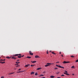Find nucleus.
Instances as JSON below:
<instances>
[{"instance_id":"1","label":"nucleus","mask_w":78,"mask_h":78,"mask_svg":"<svg viewBox=\"0 0 78 78\" xmlns=\"http://www.w3.org/2000/svg\"><path fill=\"white\" fill-rule=\"evenodd\" d=\"M56 66L57 67H59L60 68H62V69H64V67L62 66H58V65H56Z\"/></svg>"},{"instance_id":"2","label":"nucleus","mask_w":78,"mask_h":78,"mask_svg":"<svg viewBox=\"0 0 78 78\" xmlns=\"http://www.w3.org/2000/svg\"><path fill=\"white\" fill-rule=\"evenodd\" d=\"M29 54L30 55H31L32 56H33V53H32L31 52V51H29Z\"/></svg>"},{"instance_id":"3","label":"nucleus","mask_w":78,"mask_h":78,"mask_svg":"<svg viewBox=\"0 0 78 78\" xmlns=\"http://www.w3.org/2000/svg\"><path fill=\"white\" fill-rule=\"evenodd\" d=\"M0 63L1 64H4V63H5V62H2V61H1V62H0Z\"/></svg>"},{"instance_id":"4","label":"nucleus","mask_w":78,"mask_h":78,"mask_svg":"<svg viewBox=\"0 0 78 78\" xmlns=\"http://www.w3.org/2000/svg\"><path fill=\"white\" fill-rule=\"evenodd\" d=\"M35 58H40V57H39V56H38V55H36L35 56Z\"/></svg>"},{"instance_id":"5","label":"nucleus","mask_w":78,"mask_h":78,"mask_svg":"<svg viewBox=\"0 0 78 78\" xmlns=\"http://www.w3.org/2000/svg\"><path fill=\"white\" fill-rule=\"evenodd\" d=\"M12 59H17L16 57H12L11 58Z\"/></svg>"},{"instance_id":"6","label":"nucleus","mask_w":78,"mask_h":78,"mask_svg":"<svg viewBox=\"0 0 78 78\" xmlns=\"http://www.w3.org/2000/svg\"><path fill=\"white\" fill-rule=\"evenodd\" d=\"M31 62L32 63H35V62H37L36 61H34L33 62V61H31Z\"/></svg>"},{"instance_id":"7","label":"nucleus","mask_w":78,"mask_h":78,"mask_svg":"<svg viewBox=\"0 0 78 78\" xmlns=\"http://www.w3.org/2000/svg\"><path fill=\"white\" fill-rule=\"evenodd\" d=\"M31 58V57L29 56H28L26 57L27 58H28L29 59H30Z\"/></svg>"},{"instance_id":"8","label":"nucleus","mask_w":78,"mask_h":78,"mask_svg":"<svg viewBox=\"0 0 78 78\" xmlns=\"http://www.w3.org/2000/svg\"><path fill=\"white\" fill-rule=\"evenodd\" d=\"M6 58H8V59H10L11 58V57H9V56L6 57Z\"/></svg>"},{"instance_id":"9","label":"nucleus","mask_w":78,"mask_h":78,"mask_svg":"<svg viewBox=\"0 0 78 78\" xmlns=\"http://www.w3.org/2000/svg\"><path fill=\"white\" fill-rule=\"evenodd\" d=\"M34 72H32L31 74H30V75H33V74H34Z\"/></svg>"},{"instance_id":"10","label":"nucleus","mask_w":78,"mask_h":78,"mask_svg":"<svg viewBox=\"0 0 78 78\" xmlns=\"http://www.w3.org/2000/svg\"><path fill=\"white\" fill-rule=\"evenodd\" d=\"M62 63H63V64H66V63H67V62H66V61H64L63 62H62Z\"/></svg>"},{"instance_id":"11","label":"nucleus","mask_w":78,"mask_h":78,"mask_svg":"<svg viewBox=\"0 0 78 78\" xmlns=\"http://www.w3.org/2000/svg\"><path fill=\"white\" fill-rule=\"evenodd\" d=\"M42 68H37V70H40V69H41Z\"/></svg>"},{"instance_id":"12","label":"nucleus","mask_w":78,"mask_h":78,"mask_svg":"<svg viewBox=\"0 0 78 78\" xmlns=\"http://www.w3.org/2000/svg\"><path fill=\"white\" fill-rule=\"evenodd\" d=\"M54 77H55V76H50V77L51 78H54Z\"/></svg>"},{"instance_id":"13","label":"nucleus","mask_w":78,"mask_h":78,"mask_svg":"<svg viewBox=\"0 0 78 78\" xmlns=\"http://www.w3.org/2000/svg\"><path fill=\"white\" fill-rule=\"evenodd\" d=\"M47 64H48V65H51V64H53V63H47Z\"/></svg>"},{"instance_id":"14","label":"nucleus","mask_w":78,"mask_h":78,"mask_svg":"<svg viewBox=\"0 0 78 78\" xmlns=\"http://www.w3.org/2000/svg\"><path fill=\"white\" fill-rule=\"evenodd\" d=\"M23 71H18L16 73H21V72H23Z\"/></svg>"},{"instance_id":"15","label":"nucleus","mask_w":78,"mask_h":78,"mask_svg":"<svg viewBox=\"0 0 78 78\" xmlns=\"http://www.w3.org/2000/svg\"><path fill=\"white\" fill-rule=\"evenodd\" d=\"M5 60H6V59H4V60H3V59H0V61H5Z\"/></svg>"},{"instance_id":"16","label":"nucleus","mask_w":78,"mask_h":78,"mask_svg":"<svg viewBox=\"0 0 78 78\" xmlns=\"http://www.w3.org/2000/svg\"><path fill=\"white\" fill-rule=\"evenodd\" d=\"M72 69H74L75 68V66H73L71 67Z\"/></svg>"},{"instance_id":"17","label":"nucleus","mask_w":78,"mask_h":78,"mask_svg":"<svg viewBox=\"0 0 78 78\" xmlns=\"http://www.w3.org/2000/svg\"><path fill=\"white\" fill-rule=\"evenodd\" d=\"M44 76L43 74H41V75H40V76Z\"/></svg>"},{"instance_id":"18","label":"nucleus","mask_w":78,"mask_h":78,"mask_svg":"<svg viewBox=\"0 0 78 78\" xmlns=\"http://www.w3.org/2000/svg\"><path fill=\"white\" fill-rule=\"evenodd\" d=\"M17 58H22L21 56H18Z\"/></svg>"},{"instance_id":"19","label":"nucleus","mask_w":78,"mask_h":78,"mask_svg":"<svg viewBox=\"0 0 78 78\" xmlns=\"http://www.w3.org/2000/svg\"><path fill=\"white\" fill-rule=\"evenodd\" d=\"M18 56V54H16L14 55H13V56Z\"/></svg>"},{"instance_id":"20","label":"nucleus","mask_w":78,"mask_h":78,"mask_svg":"<svg viewBox=\"0 0 78 78\" xmlns=\"http://www.w3.org/2000/svg\"><path fill=\"white\" fill-rule=\"evenodd\" d=\"M37 73H36L35 74V75L36 76H37Z\"/></svg>"},{"instance_id":"21","label":"nucleus","mask_w":78,"mask_h":78,"mask_svg":"<svg viewBox=\"0 0 78 78\" xmlns=\"http://www.w3.org/2000/svg\"><path fill=\"white\" fill-rule=\"evenodd\" d=\"M48 66H49V65H46L45 66V67H48Z\"/></svg>"},{"instance_id":"22","label":"nucleus","mask_w":78,"mask_h":78,"mask_svg":"<svg viewBox=\"0 0 78 78\" xmlns=\"http://www.w3.org/2000/svg\"><path fill=\"white\" fill-rule=\"evenodd\" d=\"M75 57L73 55H72L71 56V58H74Z\"/></svg>"},{"instance_id":"23","label":"nucleus","mask_w":78,"mask_h":78,"mask_svg":"<svg viewBox=\"0 0 78 78\" xmlns=\"http://www.w3.org/2000/svg\"><path fill=\"white\" fill-rule=\"evenodd\" d=\"M28 65H27L25 66V67H28Z\"/></svg>"},{"instance_id":"24","label":"nucleus","mask_w":78,"mask_h":78,"mask_svg":"<svg viewBox=\"0 0 78 78\" xmlns=\"http://www.w3.org/2000/svg\"><path fill=\"white\" fill-rule=\"evenodd\" d=\"M13 73H10L9 74V75H12V74H13Z\"/></svg>"},{"instance_id":"25","label":"nucleus","mask_w":78,"mask_h":78,"mask_svg":"<svg viewBox=\"0 0 78 78\" xmlns=\"http://www.w3.org/2000/svg\"><path fill=\"white\" fill-rule=\"evenodd\" d=\"M66 64H67V63H70L69 62H68V61H66Z\"/></svg>"},{"instance_id":"26","label":"nucleus","mask_w":78,"mask_h":78,"mask_svg":"<svg viewBox=\"0 0 78 78\" xmlns=\"http://www.w3.org/2000/svg\"><path fill=\"white\" fill-rule=\"evenodd\" d=\"M66 75L69 76V74H68V73H66Z\"/></svg>"},{"instance_id":"27","label":"nucleus","mask_w":78,"mask_h":78,"mask_svg":"<svg viewBox=\"0 0 78 78\" xmlns=\"http://www.w3.org/2000/svg\"><path fill=\"white\" fill-rule=\"evenodd\" d=\"M78 62V59L76 60V62Z\"/></svg>"},{"instance_id":"28","label":"nucleus","mask_w":78,"mask_h":78,"mask_svg":"<svg viewBox=\"0 0 78 78\" xmlns=\"http://www.w3.org/2000/svg\"><path fill=\"white\" fill-rule=\"evenodd\" d=\"M61 76H64V74H62Z\"/></svg>"},{"instance_id":"29","label":"nucleus","mask_w":78,"mask_h":78,"mask_svg":"<svg viewBox=\"0 0 78 78\" xmlns=\"http://www.w3.org/2000/svg\"><path fill=\"white\" fill-rule=\"evenodd\" d=\"M45 73V71H44V72L43 73V74L44 73Z\"/></svg>"},{"instance_id":"30","label":"nucleus","mask_w":78,"mask_h":78,"mask_svg":"<svg viewBox=\"0 0 78 78\" xmlns=\"http://www.w3.org/2000/svg\"><path fill=\"white\" fill-rule=\"evenodd\" d=\"M56 69H58V68H55V70H56Z\"/></svg>"},{"instance_id":"31","label":"nucleus","mask_w":78,"mask_h":78,"mask_svg":"<svg viewBox=\"0 0 78 78\" xmlns=\"http://www.w3.org/2000/svg\"><path fill=\"white\" fill-rule=\"evenodd\" d=\"M16 61H17V62L19 61V59L17 60H16Z\"/></svg>"},{"instance_id":"32","label":"nucleus","mask_w":78,"mask_h":78,"mask_svg":"<svg viewBox=\"0 0 78 78\" xmlns=\"http://www.w3.org/2000/svg\"><path fill=\"white\" fill-rule=\"evenodd\" d=\"M21 70V69H18V71H19V70Z\"/></svg>"},{"instance_id":"33","label":"nucleus","mask_w":78,"mask_h":78,"mask_svg":"<svg viewBox=\"0 0 78 78\" xmlns=\"http://www.w3.org/2000/svg\"><path fill=\"white\" fill-rule=\"evenodd\" d=\"M51 53H52V54H54V51H53L51 52Z\"/></svg>"},{"instance_id":"34","label":"nucleus","mask_w":78,"mask_h":78,"mask_svg":"<svg viewBox=\"0 0 78 78\" xmlns=\"http://www.w3.org/2000/svg\"><path fill=\"white\" fill-rule=\"evenodd\" d=\"M5 78V77L4 76H2L1 77V78Z\"/></svg>"},{"instance_id":"35","label":"nucleus","mask_w":78,"mask_h":78,"mask_svg":"<svg viewBox=\"0 0 78 78\" xmlns=\"http://www.w3.org/2000/svg\"><path fill=\"white\" fill-rule=\"evenodd\" d=\"M19 55V56H21V54H18V55Z\"/></svg>"},{"instance_id":"36","label":"nucleus","mask_w":78,"mask_h":78,"mask_svg":"<svg viewBox=\"0 0 78 78\" xmlns=\"http://www.w3.org/2000/svg\"><path fill=\"white\" fill-rule=\"evenodd\" d=\"M65 72H66V73H67V71H65Z\"/></svg>"},{"instance_id":"37","label":"nucleus","mask_w":78,"mask_h":78,"mask_svg":"<svg viewBox=\"0 0 78 78\" xmlns=\"http://www.w3.org/2000/svg\"><path fill=\"white\" fill-rule=\"evenodd\" d=\"M19 66H20V65H18L16 66V67H19Z\"/></svg>"},{"instance_id":"38","label":"nucleus","mask_w":78,"mask_h":78,"mask_svg":"<svg viewBox=\"0 0 78 78\" xmlns=\"http://www.w3.org/2000/svg\"><path fill=\"white\" fill-rule=\"evenodd\" d=\"M64 73V74H66V73Z\"/></svg>"},{"instance_id":"39","label":"nucleus","mask_w":78,"mask_h":78,"mask_svg":"<svg viewBox=\"0 0 78 78\" xmlns=\"http://www.w3.org/2000/svg\"><path fill=\"white\" fill-rule=\"evenodd\" d=\"M28 66H30V64H27Z\"/></svg>"},{"instance_id":"40","label":"nucleus","mask_w":78,"mask_h":78,"mask_svg":"<svg viewBox=\"0 0 78 78\" xmlns=\"http://www.w3.org/2000/svg\"><path fill=\"white\" fill-rule=\"evenodd\" d=\"M30 66H31V67H33V65H31Z\"/></svg>"},{"instance_id":"41","label":"nucleus","mask_w":78,"mask_h":78,"mask_svg":"<svg viewBox=\"0 0 78 78\" xmlns=\"http://www.w3.org/2000/svg\"><path fill=\"white\" fill-rule=\"evenodd\" d=\"M59 72H58L57 73V74H59Z\"/></svg>"},{"instance_id":"42","label":"nucleus","mask_w":78,"mask_h":78,"mask_svg":"<svg viewBox=\"0 0 78 78\" xmlns=\"http://www.w3.org/2000/svg\"><path fill=\"white\" fill-rule=\"evenodd\" d=\"M47 54H48V51H47Z\"/></svg>"},{"instance_id":"43","label":"nucleus","mask_w":78,"mask_h":78,"mask_svg":"<svg viewBox=\"0 0 78 78\" xmlns=\"http://www.w3.org/2000/svg\"><path fill=\"white\" fill-rule=\"evenodd\" d=\"M41 78H45V77H41Z\"/></svg>"},{"instance_id":"44","label":"nucleus","mask_w":78,"mask_h":78,"mask_svg":"<svg viewBox=\"0 0 78 78\" xmlns=\"http://www.w3.org/2000/svg\"><path fill=\"white\" fill-rule=\"evenodd\" d=\"M21 56V57H23V56H24V55H22Z\"/></svg>"},{"instance_id":"45","label":"nucleus","mask_w":78,"mask_h":78,"mask_svg":"<svg viewBox=\"0 0 78 78\" xmlns=\"http://www.w3.org/2000/svg\"><path fill=\"white\" fill-rule=\"evenodd\" d=\"M59 54H61V52H59Z\"/></svg>"},{"instance_id":"46","label":"nucleus","mask_w":78,"mask_h":78,"mask_svg":"<svg viewBox=\"0 0 78 78\" xmlns=\"http://www.w3.org/2000/svg\"><path fill=\"white\" fill-rule=\"evenodd\" d=\"M19 64L17 63V64H15V66L16 65H18Z\"/></svg>"},{"instance_id":"47","label":"nucleus","mask_w":78,"mask_h":78,"mask_svg":"<svg viewBox=\"0 0 78 78\" xmlns=\"http://www.w3.org/2000/svg\"><path fill=\"white\" fill-rule=\"evenodd\" d=\"M20 62H18V63L17 64H20Z\"/></svg>"},{"instance_id":"48","label":"nucleus","mask_w":78,"mask_h":78,"mask_svg":"<svg viewBox=\"0 0 78 78\" xmlns=\"http://www.w3.org/2000/svg\"><path fill=\"white\" fill-rule=\"evenodd\" d=\"M62 57H63V55H62Z\"/></svg>"},{"instance_id":"49","label":"nucleus","mask_w":78,"mask_h":78,"mask_svg":"<svg viewBox=\"0 0 78 78\" xmlns=\"http://www.w3.org/2000/svg\"><path fill=\"white\" fill-rule=\"evenodd\" d=\"M72 75H74V73H73V74H72Z\"/></svg>"},{"instance_id":"50","label":"nucleus","mask_w":78,"mask_h":78,"mask_svg":"<svg viewBox=\"0 0 78 78\" xmlns=\"http://www.w3.org/2000/svg\"><path fill=\"white\" fill-rule=\"evenodd\" d=\"M49 52H51V51H49Z\"/></svg>"},{"instance_id":"51","label":"nucleus","mask_w":78,"mask_h":78,"mask_svg":"<svg viewBox=\"0 0 78 78\" xmlns=\"http://www.w3.org/2000/svg\"><path fill=\"white\" fill-rule=\"evenodd\" d=\"M16 63H18V62H16Z\"/></svg>"},{"instance_id":"52","label":"nucleus","mask_w":78,"mask_h":78,"mask_svg":"<svg viewBox=\"0 0 78 78\" xmlns=\"http://www.w3.org/2000/svg\"><path fill=\"white\" fill-rule=\"evenodd\" d=\"M54 55H56V54L55 53H54L53 54Z\"/></svg>"},{"instance_id":"53","label":"nucleus","mask_w":78,"mask_h":78,"mask_svg":"<svg viewBox=\"0 0 78 78\" xmlns=\"http://www.w3.org/2000/svg\"><path fill=\"white\" fill-rule=\"evenodd\" d=\"M54 55H56V54L55 53H54L53 54Z\"/></svg>"},{"instance_id":"54","label":"nucleus","mask_w":78,"mask_h":78,"mask_svg":"<svg viewBox=\"0 0 78 78\" xmlns=\"http://www.w3.org/2000/svg\"><path fill=\"white\" fill-rule=\"evenodd\" d=\"M58 62H56V63H58Z\"/></svg>"},{"instance_id":"55","label":"nucleus","mask_w":78,"mask_h":78,"mask_svg":"<svg viewBox=\"0 0 78 78\" xmlns=\"http://www.w3.org/2000/svg\"><path fill=\"white\" fill-rule=\"evenodd\" d=\"M33 66H35V65H33Z\"/></svg>"},{"instance_id":"56","label":"nucleus","mask_w":78,"mask_h":78,"mask_svg":"<svg viewBox=\"0 0 78 78\" xmlns=\"http://www.w3.org/2000/svg\"><path fill=\"white\" fill-rule=\"evenodd\" d=\"M0 58H1V57H0Z\"/></svg>"}]
</instances>
